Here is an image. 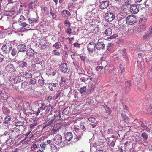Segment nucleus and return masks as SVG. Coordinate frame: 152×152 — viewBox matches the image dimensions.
Instances as JSON below:
<instances>
[{
	"label": "nucleus",
	"instance_id": "49530a36",
	"mask_svg": "<svg viewBox=\"0 0 152 152\" xmlns=\"http://www.w3.org/2000/svg\"><path fill=\"white\" fill-rule=\"evenodd\" d=\"M17 53V50L15 48H13L11 52V54L12 56H15L16 55Z\"/></svg>",
	"mask_w": 152,
	"mask_h": 152
},
{
	"label": "nucleus",
	"instance_id": "338daca9",
	"mask_svg": "<svg viewBox=\"0 0 152 152\" xmlns=\"http://www.w3.org/2000/svg\"><path fill=\"white\" fill-rule=\"evenodd\" d=\"M4 57L1 54H0V63L4 59Z\"/></svg>",
	"mask_w": 152,
	"mask_h": 152
},
{
	"label": "nucleus",
	"instance_id": "a211bd4d",
	"mask_svg": "<svg viewBox=\"0 0 152 152\" xmlns=\"http://www.w3.org/2000/svg\"><path fill=\"white\" fill-rule=\"evenodd\" d=\"M11 118L10 116H7L5 119V121L3 122V124L5 127H9L10 124V121L11 120Z\"/></svg>",
	"mask_w": 152,
	"mask_h": 152
},
{
	"label": "nucleus",
	"instance_id": "052dcab7",
	"mask_svg": "<svg viewBox=\"0 0 152 152\" xmlns=\"http://www.w3.org/2000/svg\"><path fill=\"white\" fill-rule=\"evenodd\" d=\"M113 46V45L112 44H109L107 46V49L109 51H110L111 50L110 48H112Z\"/></svg>",
	"mask_w": 152,
	"mask_h": 152
},
{
	"label": "nucleus",
	"instance_id": "680f3d73",
	"mask_svg": "<svg viewBox=\"0 0 152 152\" xmlns=\"http://www.w3.org/2000/svg\"><path fill=\"white\" fill-rule=\"evenodd\" d=\"M85 126L86 128H85V129L84 130V131H85L86 130H89V124L87 123V124H86Z\"/></svg>",
	"mask_w": 152,
	"mask_h": 152
},
{
	"label": "nucleus",
	"instance_id": "20e7f679",
	"mask_svg": "<svg viewBox=\"0 0 152 152\" xmlns=\"http://www.w3.org/2000/svg\"><path fill=\"white\" fill-rule=\"evenodd\" d=\"M115 17V15L113 13L109 12L105 14L104 18L107 22H111L114 20Z\"/></svg>",
	"mask_w": 152,
	"mask_h": 152
},
{
	"label": "nucleus",
	"instance_id": "423d86ee",
	"mask_svg": "<svg viewBox=\"0 0 152 152\" xmlns=\"http://www.w3.org/2000/svg\"><path fill=\"white\" fill-rule=\"evenodd\" d=\"M102 39H99L96 44V48L97 50H100L104 48L105 47L104 44L102 41Z\"/></svg>",
	"mask_w": 152,
	"mask_h": 152
},
{
	"label": "nucleus",
	"instance_id": "f3484780",
	"mask_svg": "<svg viewBox=\"0 0 152 152\" xmlns=\"http://www.w3.org/2000/svg\"><path fill=\"white\" fill-rule=\"evenodd\" d=\"M109 2L108 1H102L100 3L99 7L100 9H104L107 8L109 5Z\"/></svg>",
	"mask_w": 152,
	"mask_h": 152
},
{
	"label": "nucleus",
	"instance_id": "2eb2a0df",
	"mask_svg": "<svg viewBox=\"0 0 152 152\" xmlns=\"http://www.w3.org/2000/svg\"><path fill=\"white\" fill-rule=\"evenodd\" d=\"M18 77L16 76L11 77L9 80L10 83L13 84V85L18 84L19 81L18 80Z\"/></svg>",
	"mask_w": 152,
	"mask_h": 152
},
{
	"label": "nucleus",
	"instance_id": "774afa93",
	"mask_svg": "<svg viewBox=\"0 0 152 152\" xmlns=\"http://www.w3.org/2000/svg\"><path fill=\"white\" fill-rule=\"evenodd\" d=\"M87 80V78H86L84 77H82L81 78H80V81L83 82H86V81Z\"/></svg>",
	"mask_w": 152,
	"mask_h": 152
},
{
	"label": "nucleus",
	"instance_id": "4be33fe9",
	"mask_svg": "<svg viewBox=\"0 0 152 152\" xmlns=\"http://www.w3.org/2000/svg\"><path fill=\"white\" fill-rule=\"evenodd\" d=\"M58 86V85L56 83H50L49 85V88L52 91H54Z\"/></svg>",
	"mask_w": 152,
	"mask_h": 152
},
{
	"label": "nucleus",
	"instance_id": "cd10ccee",
	"mask_svg": "<svg viewBox=\"0 0 152 152\" xmlns=\"http://www.w3.org/2000/svg\"><path fill=\"white\" fill-rule=\"evenodd\" d=\"M35 2L32 1L29 3L28 7L29 9L33 10L35 8Z\"/></svg>",
	"mask_w": 152,
	"mask_h": 152
},
{
	"label": "nucleus",
	"instance_id": "e433bc0d",
	"mask_svg": "<svg viewBox=\"0 0 152 152\" xmlns=\"http://www.w3.org/2000/svg\"><path fill=\"white\" fill-rule=\"evenodd\" d=\"M0 96L1 99L4 100H7L8 98V95L5 93H2Z\"/></svg>",
	"mask_w": 152,
	"mask_h": 152
},
{
	"label": "nucleus",
	"instance_id": "603ef678",
	"mask_svg": "<svg viewBox=\"0 0 152 152\" xmlns=\"http://www.w3.org/2000/svg\"><path fill=\"white\" fill-rule=\"evenodd\" d=\"M88 121L91 123H94L96 119L94 117H91L88 118Z\"/></svg>",
	"mask_w": 152,
	"mask_h": 152
},
{
	"label": "nucleus",
	"instance_id": "ea45409f",
	"mask_svg": "<svg viewBox=\"0 0 152 152\" xmlns=\"http://www.w3.org/2000/svg\"><path fill=\"white\" fill-rule=\"evenodd\" d=\"M61 44L59 42H57L53 45V46L57 49H59L60 48Z\"/></svg>",
	"mask_w": 152,
	"mask_h": 152
},
{
	"label": "nucleus",
	"instance_id": "79ce46f5",
	"mask_svg": "<svg viewBox=\"0 0 152 152\" xmlns=\"http://www.w3.org/2000/svg\"><path fill=\"white\" fill-rule=\"evenodd\" d=\"M54 121L53 119H51V120L49 121L47 124L46 125V126H45L44 127V128H45L46 126H50L52 124H53Z\"/></svg>",
	"mask_w": 152,
	"mask_h": 152
},
{
	"label": "nucleus",
	"instance_id": "72a5a7b5",
	"mask_svg": "<svg viewBox=\"0 0 152 152\" xmlns=\"http://www.w3.org/2000/svg\"><path fill=\"white\" fill-rule=\"evenodd\" d=\"M118 28L120 31H123L126 29V25L122 24L121 23H119V22H118Z\"/></svg>",
	"mask_w": 152,
	"mask_h": 152
},
{
	"label": "nucleus",
	"instance_id": "c03bdc74",
	"mask_svg": "<svg viewBox=\"0 0 152 152\" xmlns=\"http://www.w3.org/2000/svg\"><path fill=\"white\" fill-rule=\"evenodd\" d=\"M65 32L67 34L71 35L72 33V30L70 27L65 29Z\"/></svg>",
	"mask_w": 152,
	"mask_h": 152
},
{
	"label": "nucleus",
	"instance_id": "c9c22d12",
	"mask_svg": "<svg viewBox=\"0 0 152 152\" xmlns=\"http://www.w3.org/2000/svg\"><path fill=\"white\" fill-rule=\"evenodd\" d=\"M34 54V51L32 49H28L26 51V55L28 56H32Z\"/></svg>",
	"mask_w": 152,
	"mask_h": 152
},
{
	"label": "nucleus",
	"instance_id": "dca6fc26",
	"mask_svg": "<svg viewBox=\"0 0 152 152\" xmlns=\"http://www.w3.org/2000/svg\"><path fill=\"white\" fill-rule=\"evenodd\" d=\"M59 69L62 72L66 73L68 70L66 64L64 63H62L59 66Z\"/></svg>",
	"mask_w": 152,
	"mask_h": 152
},
{
	"label": "nucleus",
	"instance_id": "9b49d317",
	"mask_svg": "<svg viewBox=\"0 0 152 152\" xmlns=\"http://www.w3.org/2000/svg\"><path fill=\"white\" fill-rule=\"evenodd\" d=\"M12 135L13 137L16 138L19 136L20 131L19 129L14 128L12 129Z\"/></svg>",
	"mask_w": 152,
	"mask_h": 152
},
{
	"label": "nucleus",
	"instance_id": "c85d7f7f",
	"mask_svg": "<svg viewBox=\"0 0 152 152\" xmlns=\"http://www.w3.org/2000/svg\"><path fill=\"white\" fill-rule=\"evenodd\" d=\"M122 116L123 120L126 123H129V118L126 116V114H124L123 113H122Z\"/></svg>",
	"mask_w": 152,
	"mask_h": 152
},
{
	"label": "nucleus",
	"instance_id": "f8f14e48",
	"mask_svg": "<svg viewBox=\"0 0 152 152\" xmlns=\"http://www.w3.org/2000/svg\"><path fill=\"white\" fill-rule=\"evenodd\" d=\"M18 75L21 76L26 78H31L32 77V75L31 73L26 71H22L19 72Z\"/></svg>",
	"mask_w": 152,
	"mask_h": 152
},
{
	"label": "nucleus",
	"instance_id": "0eeeda50",
	"mask_svg": "<svg viewBox=\"0 0 152 152\" xmlns=\"http://www.w3.org/2000/svg\"><path fill=\"white\" fill-rule=\"evenodd\" d=\"M5 69L7 72L10 73L13 72L16 70L14 65L11 63L8 64L5 67Z\"/></svg>",
	"mask_w": 152,
	"mask_h": 152
},
{
	"label": "nucleus",
	"instance_id": "f704fd0d",
	"mask_svg": "<svg viewBox=\"0 0 152 152\" xmlns=\"http://www.w3.org/2000/svg\"><path fill=\"white\" fill-rule=\"evenodd\" d=\"M103 107H104L105 109L106 113H108L109 115H110L111 112V109L107 105H104Z\"/></svg>",
	"mask_w": 152,
	"mask_h": 152
},
{
	"label": "nucleus",
	"instance_id": "c756f323",
	"mask_svg": "<svg viewBox=\"0 0 152 152\" xmlns=\"http://www.w3.org/2000/svg\"><path fill=\"white\" fill-rule=\"evenodd\" d=\"M126 87L125 91L126 93H128L129 90V87L130 86V83L128 82H126L125 83Z\"/></svg>",
	"mask_w": 152,
	"mask_h": 152
},
{
	"label": "nucleus",
	"instance_id": "864d4df0",
	"mask_svg": "<svg viewBox=\"0 0 152 152\" xmlns=\"http://www.w3.org/2000/svg\"><path fill=\"white\" fill-rule=\"evenodd\" d=\"M74 131L76 133H80V130L79 128L75 126L74 128Z\"/></svg>",
	"mask_w": 152,
	"mask_h": 152
},
{
	"label": "nucleus",
	"instance_id": "6e6552de",
	"mask_svg": "<svg viewBox=\"0 0 152 152\" xmlns=\"http://www.w3.org/2000/svg\"><path fill=\"white\" fill-rule=\"evenodd\" d=\"M118 20L119 23L124 22L126 20L125 15L124 12H121L118 15Z\"/></svg>",
	"mask_w": 152,
	"mask_h": 152
},
{
	"label": "nucleus",
	"instance_id": "0e129e2a",
	"mask_svg": "<svg viewBox=\"0 0 152 152\" xmlns=\"http://www.w3.org/2000/svg\"><path fill=\"white\" fill-rule=\"evenodd\" d=\"M17 25H19L18 23H14L12 25V27L13 28L15 29H19L18 27L17 26Z\"/></svg>",
	"mask_w": 152,
	"mask_h": 152
},
{
	"label": "nucleus",
	"instance_id": "1a4fd4ad",
	"mask_svg": "<svg viewBox=\"0 0 152 152\" xmlns=\"http://www.w3.org/2000/svg\"><path fill=\"white\" fill-rule=\"evenodd\" d=\"M62 137L59 134L56 135L53 139V141L54 143L58 145L62 142Z\"/></svg>",
	"mask_w": 152,
	"mask_h": 152
},
{
	"label": "nucleus",
	"instance_id": "b1692460",
	"mask_svg": "<svg viewBox=\"0 0 152 152\" xmlns=\"http://www.w3.org/2000/svg\"><path fill=\"white\" fill-rule=\"evenodd\" d=\"M66 79L64 77H61L59 85L61 87H63L66 84Z\"/></svg>",
	"mask_w": 152,
	"mask_h": 152
},
{
	"label": "nucleus",
	"instance_id": "412c9836",
	"mask_svg": "<svg viewBox=\"0 0 152 152\" xmlns=\"http://www.w3.org/2000/svg\"><path fill=\"white\" fill-rule=\"evenodd\" d=\"M73 136L71 132H68L65 135V138L67 141H69L72 138Z\"/></svg>",
	"mask_w": 152,
	"mask_h": 152
},
{
	"label": "nucleus",
	"instance_id": "39448f33",
	"mask_svg": "<svg viewBox=\"0 0 152 152\" xmlns=\"http://www.w3.org/2000/svg\"><path fill=\"white\" fill-rule=\"evenodd\" d=\"M136 18L134 15H131L128 16L126 18L127 23L129 24L132 25L134 24L136 22Z\"/></svg>",
	"mask_w": 152,
	"mask_h": 152
},
{
	"label": "nucleus",
	"instance_id": "393cba45",
	"mask_svg": "<svg viewBox=\"0 0 152 152\" xmlns=\"http://www.w3.org/2000/svg\"><path fill=\"white\" fill-rule=\"evenodd\" d=\"M112 33V30L111 28H106L104 31L105 35L107 36H110Z\"/></svg>",
	"mask_w": 152,
	"mask_h": 152
},
{
	"label": "nucleus",
	"instance_id": "3c124183",
	"mask_svg": "<svg viewBox=\"0 0 152 152\" xmlns=\"http://www.w3.org/2000/svg\"><path fill=\"white\" fill-rule=\"evenodd\" d=\"M52 52L53 53V54L55 55L59 56L60 55V53L57 50H53L52 51Z\"/></svg>",
	"mask_w": 152,
	"mask_h": 152
},
{
	"label": "nucleus",
	"instance_id": "a18cd8bd",
	"mask_svg": "<svg viewBox=\"0 0 152 152\" xmlns=\"http://www.w3.org/2000/svg\"><path fill=\"white\" fill-rule=\"evenodd\" d=\"M28 20L29 23L31 24H32L33 23H36L37 22L36 20L34 18H30Z\"/></svg>",
	"mask_w": 152,
	"mask_h": 152
},
{
	"label": "nucleus",
	"instance_id": "5701e85b",
	"mask_svg": "<svg viewBox=\"0 0 152 152\" xmlns=\"http://www.w3.org/2000/svg\"><path fill=\"white\" fill-rule=\"evenodd\" d=\"M61 15L63 16H66L68 17L71 15V14L69 12L66 10H64L61 13Z\"/></svg>",
	"mask_w": 152,
	"mask_h": 152
},
{
	"label": "nucleus",
	"instance_id": "9d476101",
	"mask_svg": "<svg viewBox=\"0 0 152 152\" xmlns=\"http://www.w3.org/2000/svg\"><path fill=\"white\" fill-rule=\"evenodd\" d=\"M130 12L132 13L136 14L139 10V6L137 5H132L130 7Z\"/></svg>",
	"mask_w": 152,
	"mask_h": 152
},
{
	"label": "nucleus",
	"instance_id": "09e8293b",
	"mask_svg": "<svg viewBox=\"0 0 152 152\" xmlns=\"http://www.w3.org/2000/svg\"><path fill=\"white\" fill-rule=\"evenodd\" d=\"M59 131V129L58 128L54 126L51 130V133L53 134L55 133L56 132H58Z\"/></svg>",
	"mask_w": 152,
	"mask_h": 152
},
{
	"label": "nucleus",
	"instance_id": "de8ad7c7",
	"mask_svg": "<svg viewBox=\"0 0 152 152\" xmlns=\"http://www.w3.org/2000/svg\"><path fill=\"white\" fill-rule=\"evenodd\" d=\"M47 145V144L45 143L44 142L42 143L40 145V146L43 150L45 149Z\"/></svg>",
	"mask_w": 152,
	"mask_h": 152
},
{
	"label": "nucleus",
	"instance_id": "a19ab883",
	"mask_svg": "<svg viewBox=\"0 0 152 152\" xmlns=\"http://www.w3.org/2000/svg\"><path fill=\"white\" fill-rule=\"evenodd\" d=\"M141 136L145 140H147L148 137L147 133L145 132H143L141 134Z\"/></svg>",
	"mask_w": 152,
	"mask_h": 152
},
{
	"label": "nucleus",
	"instance_id": "7c9ffc66",
	"mask_svg": "<svg viewBox=\"0 0 152 152\" xmlns=\"http://www.w3.org/2000/svg\"><path fill=\"white\" fill-rule=\"evenodd\" d=\"M54 107L51 105H48L47 106L46 110L45 111V113L47 114L51 110V112L52 111Z\"/></svg>",
	"mask_w": 152,
	"mask_h": 152
},
{
	"label": "nucleus",
	"instance_id": "7ed1b4c3",
	"mask_svg": "<svg viewBox=\"0 0 152 152\" xmlns=\"http://www.w3.org/2000/svg\"><path fill=\"white\" fill-rule=\"evenodd\" d=\"M12 48V45L10 42H8L4 45L1 48L2 51L7 53H10Z\"/></svg>",
	"mask_w": 152,
	"mask_h": 152
},
{
	"label": "nucleus",
	"instance_id": "4468645a",
	"mask_svg": "<svg viewBox=\"0 0 152 152\" xmlns=\"http://www.w3.org/2000/svg\"><path fill=\"white\" fill-rule=\"evenodd\" d=\"M14 62L15 63V64L17 66H16L17 68H18V67L19 68H23L24 67L27 66V63L26 62L23 61H21L19 62L17 61V62L15 61Z\"/></svg>",
	"mask_w": 152,
	"mask_h": 152
},
{
	"label": "nucleus",
	"instance_id": "bf43d9fd",
	"mask_svg": "<svg viewBox=\"0 0 152 152\" xmlns=\"http://www.w3.org/2000/svg\"><path fill=\"white\" fill-rule=\"evenodd\" d=\"M147 20L145 18H141L139 21V22L140 23H142V21H143L144 22H145L147 21Z\"/></svg>",
	"mask_w": 152,
	"mask_h": 152
},
{
	"label": "nucleus",
	"instance_id": "58836bf2",
	"mask_svg": "<svg viewBox=\"0 0 152 152\" xmlns=\"http://www.w3.org/2000/svg\"><path fill=\"white\" fill-rule=\"evenodd\" d=\"M124 66V65L122 64H120L119 65V68L121 71V72L122 74L124 73L125 71Z\"/></svg>",
	"mask_w": 152,
	"mask_h": 152
},
{
	"label": "nucleus",
	"instance_id": "6ab92c4d",
	"mask_svg": "<svg viewBox=\"0 0 152 152\" xmlns=\"http://www.w3.org/2000/svg\"><path fill=\"white\" fill-rule=\"evenodd\" d=\"M41 11L42 13L45 15H48L49 10L48 7L45 5H42L40 7Z\"/></svg>",
	"mask_w": 152,
	"mask_h": 152
},
{
	"label": "nucleus",
	"instance_id": "e2e57ef3",
	"mask_svg": "<svg viewBox=\"0 0 152 152\" xmlns=\"http://www.w3.org/2000/svg\"><path fill=\"white\" fill-rule=\"evenodd\" d=\"M125 3L126 5H128L131 4V1L130 0H124Z\"/></svg>",
	"mask_w": 152,
	"mask_h": 152
},
{
	"label": "nucleus",
	"instance_id": "aec40b11",
	"mask_svg": "<svg viewBox=\"0 0 152 152\" xmlns=\"http://www.w3.org/2000/svg\"><path fill=\"white\" fill-rule=\"evenodd\" d=\"M18 48L20 52H23L26 50V47L24 44H20L18 46Z\"/></svg>",
	"mask_w": 152,
	"mask_h": 152
},
{
	"label": "nucleus",
	"instance_id": "f257e3e1",
	"mask_svg": "<svg viewBox=\"0 0 152 152\" xmlns=\"http://www.w3.org/2000/svg\"><path fill=\"white\" fill-rule=\"evenodd\" d=\"M12 87L13 88L17 91L19 93L23 94L24 92L28 90L31 87V84L29 83L24 82L21 84L20 88H19V85L18 84H15L12 85Z\"/></svg>",
	"mask_w": 152,
	"mask_h": 152
},
{
	"label": "nucleus",
	"instance_id": "4d7b16f0",
	"mask_svg": "<svg viewBox=\"0 0 152 152\" xmlns=\"http://www.w3.org/2000/svg\"><path fill=\"white\" fill-rule=\"evenodd\" d=\"M38 148L37 145L35 144H34L31 147V150L34 151L36 150V148Z\"/></svg>",
	"mask_w": 152,
	"mask_h": 152
},
{
	"label": "nucleus",
	"instance_id": "6e6d98bb",
	"mask_svg": "<svg viewBox=\"0 0 152 152\" xmlns=\"http://www.w3.org/2000/svg\"><path fill=\"white\" fill-rule=\"evenodd\" d=\"M7 75V73L3 70H0V75H2L3 76L5 77Z\"/></svg>",
	"mask_w": 152,
	"mask_h": 152
},
{
	"label": "nucleus",
	"instance_id": "13d9d810",
	"mask_svg": "<svg viewBox=\"0 0 152 152\" xmlns=\"http://www.w3.org/2000/svg\"><path fill=\"white\" fill-rule=\"evenodd\" d=\"M12 12H10V11H6L4 13V15H6V16H10L11 15Z\"/></svg>",
	"mask_w": 152,
	"mask_h": 152
},
{
	"label": "nucleus",
	"instance_id": "37998d69",
	"mask_svg": "<svg viewBox=\"0 0 152 152\" xmlns=\"http://www.w3.org/2000/svg\"><path fill=\"white\" fill-rule=\"evenodd\" d=\"M64 24H65V26L68 28L70 27L71 23L68 20H67L64 21Z\"/></svg>",
	"mask_w": 152,
	"mask_h": 152
},
{
	"label": "nucleus",
	"instance_id": "473e14b6",
	"mask_svg": "<svg viewBox=\"0 0 152 152\" xmlns=\"http://www.w3.org/2000/svg\"><path fill=\"white\" fill-rule=\"evenodd\" d=\"M149 32V31L148 30L144 34L142 37L143 39H148L150 37L152 36L150 33Z\"/></svg>",
	"mask_w": 152,
	"mask_h": 152
},
{
	"label": "nucleus",
	"instance_id": "bb28decb",
	"mask_svg": "<svg viewBox=\"0 0 152 152\" xmlns=\"http://www.w3.org/2000/svg\"><path fill=\"white\" fill-rule=\"evenodd\" d=\"M146 28V26L144 25H141L137 28V31L138 32H140L145 31Z\"/></svg>",
	"mask_w": 152,
	"mask_h": 152
},
{
	"label": "nucleus",
	"instance_id": "8fccbe9b",
	"mask_svg": "<svg viewBox=\"0 0 152 152\" xmlns=\"http://www.w3.org/2000/svg\"><path fill=\"white\" fill-rule=\"evenodd\" d=\"M41 106L39 108L40 110H44L46 107V105L44 103H41Z\"/></svg>",
	"mask_w": 152,
	"mask_h": 152
},
{
	"label": "nucleus",
	"instance_id": "69168bd1",
	"mask_svg": "<svg viewBox=\"0 0 152 152\" xmlns=\"http://www.w3.org/2000/svg\"><path fill=\"white\" fill-rule=\"evenodd\" d=\"M31 132V131H28L27 133L24 135H23V137H25V138L26 139L27 137L30 134Z\"/></svg>",
	"mask_w": 152,
	"mask_h": 152
},
{
	"label": "nucleus",
	"instance_id": "ddd939ff",
	"mask_svg": "<svg viewBox=\"0 0 152 152\" xmlns=\"http://www.w3.org/2000/svg\"><path fill=\"white\" fill-rule=\"evenodd\" d=\"M39 44L41 45V47L42 49H44L46 48L48 46L47 41L44 39H40L39 40Z\"/></svg>",
	"mask_w": 152,
	"mask_h": 152
},
{
	"label": "nucleus",
	"instance_id": "a878e982",
	"mask_svg": "<svg viewBox=\"0 0 152 152\" xmlns=\"http://www.w3.org/2000/svg\"><path fill=\"white\" fill-rule=\"evenodd\" d=\"M5 3H4L5 5L7 7H10L11 5H13L14 1L13 0H5Z\"/></svg>",
	"mask_w": 152,
	"mask_h": 152
},
{
	"label": "nucleus",
	"instance_id": "2f4dec72",
	"mask_svg": "<svg viewBox=\"0 0 152 152\" xmlns=\"http://www.w3.org/2000/svg\"><path fill=\"white\" fill-rule=\"evenodd\" d=\"M50 14L52 16V19H53L56 18L57 16L51 7H50Z\"/></svg>",
	"mask_w": 152,
	"mask_h": 152
},
{
	"label": "nucleus",
	"instance_id": "f03ea898",
	"mask_svg": "<svg viewBox=\"0 0 152 152\" xmlns=\"http://www.w3.org/2000/svg\"><path fill=\"white\" fill-rule=\"evenodd\" d=\"M96 43L93 42H89L87 45V48L88 54L91 57H94L97 54Z\"/></svg>",
	"mask_w": 152,
	"mask_h": 152
},
{
	"label": "nucleus",
	"instance_id": "5fc2aeb1",
	"mask_svg": "<svg viewBox=\"0 0 152 152\" xmlns=\"http://www.w3.org/2000/svg\"><path fill=\"white\" fill-rule=\"evenodd\" d=\"M86 89V86H83L80 89V92L81 94L83 93Z\"/></svg>",
	"mask_w": 152,
	"mask_h": 152
},
{
	"label": "nucleus",
	"instance_id": "4c0bfd02",
	"mask_svg": "<svg viewBox=\"0 0 152 152\" xmlns=\"http://www.w3.org/2000/svg\"><path fill=\"white\" fill-rule=\"evenodd\" d=\"M15 125L16 126H23V122L20 121H18L15 123Z\"/></svg>",
	"mask_w": 152,
	"mask_h": 152
}]
</instances>
